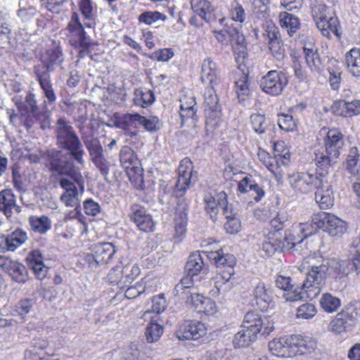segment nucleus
Instances as JSON below:
<instances>
[{
	"mask_svg": "<svg viewBox=\"0 0 360 360\" xmlns=\"http://www.w3.org/2000/svg\"><path fill=\"white\" fill-rule=\"evenodd\" d=\"M85 146L89 152L91 161L101 174L106 177L113 165L112 157L107 155L98 139L84 140Z\"/></svg>",
	"mask_w": 360,
	"mask_h": 360,
	"instance_id": "6e6552de",
	"label": "nucleus"
},
{
	"mask_svg": "<svg viewBox=\"0 0 360 360\" xmlns=\"http://www.w3.org/2000/svg\"><path fill=\"white\" fill-rule=\"evenodd\" d=\"M201 81L210 87H215L219 84V70L215 62L210 58H205L201 67Z\"/></svg>",
	"mask_w": 360,
	"mask_h": 360,
	"instance_id": "c756f323",
	"label": "nucleus"
},
{
	"mask_svg": "<svg viewBox=\"0 0 360 360\" xmlns=\"http://www.w3.org/2000/svg\"><path fill=\"white\" fill-rule=\"evenodd\" d=\"M209 257L214 262L217 269L216 275L212 278L214 288L210 291L212 296L217 297L233 288L232 278L236 259L233 255L224 254L221 250L210 252Z\"/></svg>",
	"mask_w": 360,
	"mask_h": 360,
	"instance_id": "20e7f679",
	"label": "nucleus"
},
{
	"mask_svg": "<svg viewBox=\"0 0 360 360\" xmlns=\"http://www.w3.org/2000/svg\"><path fill=\"white\" fill-rule=\"evenodd\" d=\"M345 64L348 71L354 77H360V51L353 48L345 54Z\"/></svg>",
	"mask_w": 360,
	"mask_h": 360,
	"instance_id": "37998d69",
	"label": "nucleus"
},
{
	"mask_svg": "<svg viewBox=\"0 0 360 360\" xmlns=\"http://www.w3.org/2000/svg\"><path fill=\"white\" fill-rule=\"evenodd\" d=\"M191 6L193 11L205 21L209 22L212 15L213 8L207 0H191Z\"/></svg>",
	"mask_w": 360,
	"mask_h": 360,
	"instance_id": "a18cd8bd",
	"label": "nucleus"
},
{
	"mask_svg": "<svg viewBox=\"0 0 360 360\" xmlns=\"http://www.w3.org/2000/svg\"><path fill=\"white\" fill-rule=\"evenodd\" d=\"M179 177L175 186L176 196H182L191 184L193 173V162L188 158L183 159L179 165Z\"/></svg>",
	"mask_w": 360,
	"mask_h": 360,
	"instance_id": "a878e982",
	"label": "nucleus"
},
{
	"mask_svg": "<svg viewBox=\"0 0 360 360\" xmlns=\"http://www.w3.org/2000/svg\"><path fill=\"white\" fill-rule=\"evenodd\" d=\"M56 132L60 147L68 150L78 164L84 165L85 151L72 126L64 120L59 119L56 124Z\"/></svg>",
	"mask_w": 360,
	"mask_h": 360,
	"instance_id": "39448f33",
	"label": "nucleus"
},
{
	"mask_svg": "<svg viewBox=\"0 0 360 360\" xmlns=\"http://www.w3.org/2000/svg\"><path fill=\"white\" fill-rule=\"evenodd\" d=\"M50 169L60 175L68 176L79 185L83 184V176L80 169L73 162L63 159L60 151L50 150L47 153Z\"/></svg>",
	"mask_w": 360,
	"mask_h": 360,
	"instance_id": "423d86ee",
	"label": "nucleus"
},
{
	"mask_svg": "<svg viewBox=\"0 0 360 360\" xmlns=\"http://www.w3.org/2000/svg\"><path fill=\"white\" fill-rule=\"evenodd\" d=\"M155 101V96L152 91L143 89H137L134 91L133 102L134 104L145 108L151 105Z\"/></svg>",
	"mask_w": 360,
	"mask_h": 360,
	"instance_id": "3c124183",
	"label": "nucleus"
},
{
	"mask_svg": "<svg viewBox=\"0 0 360 360\" xmlns=\"http://www.w3.org/2000/svg\"><path fill=\"white\" fill-rule=\"evenodd\" d=\"M82 20L77 13H72L65 28L66 35L70 44L76 48H82L80 54L89 51L93 43L87 36L84 27L93 28L96 24L97 9L90 0H80L79 4Z\"/></svg>",
	"mask_w": 360,
	"mask_h": 360,
	"instance_id": "f03ea898",
	"label": "nucleus"
},
{
	"mask_svg": "<svg viewBox=\"0 0 360 360\" xmlns=\"http://www.w3.org/2000/svg\"><path fill=\"white\" fill-rule=\"evenodd\" d=\"M9 273L13 279L18 283H23L27 278V270L24 265L18 263H11L9 269Z\"/></svg>",
	"mask_w": 360,
	"mask_h": 360,
	"instance_id": "680f3d73",
	"label": "nucleus"
},
{
	"mask_svg": "<svg viewBox=\"0 0 360 360\" xmlns=\"http://www.w3.org/2000/svg\"><path fill=\"white\" fill-rule=\"evenodd\" d=\"M294 356L309 354L315 350L316 341L310 337L292 335Z\"/></svg>",
	"mask_w": 360,
	"mask_h": 360,
	"instance_id": "72a5a7b5",
	"label": "nucleus"
},
{
	"mask_svg": "<svg viewBox=\"0 0 360 360\" xmlns=\"http://www.w3.org/2000/svg\"><path fill=\"white\" fill-rule=\"evenodd\" d=\"M252 304L261 311H266L274 307V293L270 287L264 283H258L252 292Z\"/></svg>",
	"mask_w": 360,
	"mask_h": 360,
	"instance_id": "b1692460",
	"label": "nucleus"
},
{
	"mask_svg": "<svg viewBox=\"0 0 360 360\" xmlns=\"http://www.w3.org/2000/svg\"><path fill=\"white\" fill-rule=\"evenodd\" d=\"M50 169L60 175L68 176L79 185L83 184V176L80 169L73 162L63 159L60 151L50 150L47 153Z\"/></svg>",
	"mask_w": 360,
	"mask_h": 360,
	"instance_id": "0eeeda50",
	"label": "nucleus"
},
{
	"mask_svg": "<svg viewBox=\"0 0 360 360\" xmlns=\"http://www.w3.org/2000/svg\"><path fill=\"white\" fill-rule=\"evenodd\" d=\"M356 324V319L348 310H342L330 321L328 330L335 334H342L351 330Z\"/></svg>",
	"mask_w": 360,
	"mask_h": 360,
	"instance_id": "393cba45",
	"label": "nucleus"
},
{
	"mask_svg": "<svg viewBox=\"0 0 360 360\" xmlns=\"http://www.w3.org/2000/svg\"><path fill=\"white\" fill-rule=\"evenodd\" d=\"M237 190L240 193H252L255 201H259L264 195V189L250 176H245L238 181Z\"/></svg>",
	"mask_w": 360,
	"mask_h": 360,
	"instance_id": "f704fd0d",
	"label": "nucleus"
},
{
	"mask_svg": "<svg viewBox=\"0 0 360 360\" xmlns=\"http://www.w3.org/2000/svg\"><path fill=\"white\" fill-rule=\"evenodd\" d=\"M312 15L318 29L323 36L330 38L331 34H333L338 37H340L338 33V20L335 17L328 16V8L326 5L315 6L312 9Z\"/></svg>",
	"mask_w": 360,
	"mask_h": 360,
	"instance_id": "9d476101",
	"label": "nucleus"
},
{
	"mask_svg": "<svg viewBox=\"0 0 360 360\" xmlns=\"http://www.w3.org/2000/svg\"><path fill=\"white\" fill-rule=\"evenodd\" d=\"M250 121L254 131L258 134H262L265 131L266 122L265 117L259 113L253 114L250 116Z\"/></svg>",
	"mask_w": 360,
	"mask_h": 360,
	"instance_id": "774afa93",
	"label": "nucleus"
},
{
	"mask_svg": "<svg viewBox=\"0 0 360 360\" xmlns=\"http://www.w3.org/2000/svg\"><path fill=\"white\" fill-rule=\"evenodd\" d=\"M151 281V278L146 276L142 278L139 282H137L135 285H131L125 290V296L128 299H134L146 290L149 289V283Z\"/></svg>",
	"mask_w": 360,
	"mask_h": 360,
	"instance_id": "864d4df0",
	"label": "nucleus"
},
{
	"mask_svg": "<svg viewBox=\"0 0 360 360\" xmlns=\"http://www.w3.org/2000/svg\"><path fill=\"white\" fill-rule=\"evenodd\" d=\"M120 160L130 181L142 183L143 169L137 155L130 147L125 146L122 148Z\"/></svg>",
	"mask_w": 360,
	"mask_h": 360,
	"instance_id": "ddd939ff",
	"label": "nucleus"
},
{
	"mask_svg": "<svg viewBox=\"0 0 360 360\" xmlns=\"http://www.w3.org/2000/svg\"><path fill=\"white\" fill-rule=\"evenodd\" d=\"M207 328L205 323L200 321H186L176 332L179 340H197L207 334Z\"/></svg>",
	"mask_w": 360,
	"mask_h": 360,
	"instance_id": "4be33fe9",
	"label": "nucleus"
},
{
	"mask_svg": "<svg viewBox=\"0 0 360 360\" xmlns=\"http://www.w3.org/2000/svg\"><path fill=\"white\" fill-rule=\"evenodd\" d=\"M29 224L33 231L40 234H45L51 228V221L45 215L30 216Z\"/></svg>",
	"mask_w": 360,
	"mask_h": 360,
	"instance_id": "49530a36",
	"label": "nucleus"
},
{
	"mask_svg": "<svg viewBox=\"0 0 360 360\" xmlns=\"http://www.w3.org/2000/svg\"><path fill=\"white\" fill-rule=\"evenodd\" d=\"M345 167L352 175L360 180V154L356 147L349 149L346 158Z\"/></svg>",
	"mask_w": 360,
	"mask_h": 360,
	"instance_id": "58836bf2",
	"label": "nucleus"
},
{
	"mask_svg": "<svg viewBox=\"0 0 360 360\" xmlns=\"http://www.w3.org/2000/svg\"><path fill=\"white\" fill-rule=\"evenodd\" d=\"M282 239L283 237L279 232H271L268 234L262 243V250L266 256H271L278 250L283 251L292 248L290 242L288 243L285 238L283 241Z\"/></svg>",
	"mask_w": 360,
	"mask_h": 360,
	"instance_id": "c85d7f7f",
	"label": "nucleus"
},
{
	"mask_svg": "<svg viewBox=\"0 0 360 360\" xmlns=\"http://www.w3.org/2000/svg\"><path fill=\"white\" fill-rule=\"evenodd\" d=\"M306 63L313 72L319 73L323 70V64L316 49L304 47Z\"/></svg>",
	"mask_w": 360,
	"mask_h": 360,
	"instance_id": "c03bdc74",
	"label": "nucleus"
},
{
	"mask_svg": "<svg viewBox=\"0 0 360 360\" xmlns=\"http://www.w3.org/2000/svg\"><path fill=\"white\" fill-rule=\"evenodd\" d=\"M235 84L238 97L240 99H243L242 97L248 95L250 93L248 75L244 73L241 74L240 77L236 79Z\"/></svg>",
	"mask_w": 360,
	"mask_h": 360,
	"instance_id": "69168bd1",
	"label": "nucleus"
},
{
	"mask_svg": "<svg viewBox=\"0 0 360 360\" xmlns=\"http://www.w3.org/2000/svg\"><path fill=\"white\" fill-rule=\"evenodd\" d=\"M304 266L311 270L310 279L314 283L311 295L320 293L328 276L335 279L347 276L352 270L348 260L335 258H324L315 253L304 258Z\"/></svg>",
	"mask_w": 360,
	"mask_h": 360,
	"instance_id": "f257e3e1",
	"label": "nucleus"
},
{
	"mask_svg": "<svg viewBox=\"0 0 360 360\" xmlns=\"http://www.w3.org/2000/svg\"><path fill=\"white\" fill-rule=\"evenodd\" d=\"M317 313L316 307L311 303H304L299 306L296 309V317L301 319H311Z\"/></svg>",
	"mask_w": 360,
	"mask_h": 360,
	"instance_id": "052dcab7",
	"label": "nucleus"
},
{
	"mask_svg": "<svg viewBox=\"0 0 360 360\" xmlns=\"http://www.w3.org/2000/svg\"><path fill=\"white\" fill-rule=\"evenodd\" d=\"M28 239L26 231L22 229H16L7 236L8 251H15L18 248L24 244Z\"/></svg>",
	"mask_w": 360,
	"mask_h": 360,
	"instance_id": "603ef678",
	"label": "nucleus"
},
{
	"mask_svg": "<svg viewBox=\"0 0 360 360\" xmlns=\"http://www.w3.org/2000/svg\"><path fill=\"white\" fill-rule=\"evenodd\" d=\"M318 227L313 222V217L311 222L300 223L295 224L285 234V238L288 243L290 242L291 248L298 251L299 245L302 243L304 238L315 233Z\"/></svg>",
	"mask_w": 360,
	"mask_h": 360,
	"instance_id": "6ab92c4d",
	"label": "nucleus"
},
{
	"mask_svg": "<svg viewBox=\"0 0 360 360\" xmlns=\"http://www.w3.org/2000/svg\"><path fill=\"white\" fill-rule=\"evenodd\" d=\"M63 60L61 50L59 48L48 50L42 56L41 62L46 68L41 71H49L59 66Z\"/></svg>",
	"mask_w": 360,
	"mask_h": 360,
	"instance_id": "ea45409f",
	"label": "nucleus"
},
{
	"mask_svg": "<svg viewBox=\"0 0 360 360\" xmlns=\"http://www.w3.org/2000/svg\"><path fill=\"white\" fill-rule=\"evenodd\" d=\"M313 222L332 236H340L347 229V223L328 212H320L313 215Z\"/></svg>",
	"mask_w": 360,
	"mask_h": 360,
	"instance_id": "f8f14e48",
	"label": "nucleus"
},
{
	"mask_svg": "<svg viewBox=\"0 0 360 360\" xmlns=\"http://www.w3.org/2000/svg\"><path fill=\"white\" fill-rule=\"evenodd\" d=\"M35 72L37 80L45 97L49 103H54L56 100V96L50 80L49 72H47V71H41L39 68H36Z\"/></svg>",
	"mask_w": 360,
	"mask_h": 360,
	"instance_id": "4c0bfd02",
	"label": "nucleus"
},
{
	"mask_svg": "<svg viewBox=\"0 0 360 360\" xmlns=\"http://www.w3.org/2000/svg\"><path fill=\"white\" fill-rule=\"evenodd\" d=\"M115 253L116 249L112 243H98L93 246L92 253L86 256V261L91 268H96L110 262Z\"/></svg>",
	"mask_w": 360,
	"mask_h": 360,
	"instance_id": "f3484780",
	"label": "nucleus"
},
{
	"mask_svg": "<svg viewBox=\"0 0 360 360\" xmlns=\"http://www.w3.org/2000/svg\"><path fill=\"white\" fill-rule=\"evenodd\" d=\"M204 200L205 210L211 219H215L220 211L222 212L225 217H230L228 214L229 207L227 202V195L225 192L220 191L214 195L208 193L205 196Z\"/></svg>",
	"mask_w": 360,
	"mask_h": 360,
	"instance_id": "412c9836",
	"label": "nucleus"
},
{
	"mask_svg": "<svg viewBox=\"0 0 360 360\" xmlns=\"http://www.w3.org/2000/svg\"><path fill=\"white\" fill-rule=\"evenodd\" d=\"M187 225L186 213L182 212L179 214V219H174V238L181 241L184 237Z\"/></svg>",
	"mask_w": 360,
	"mask_h": 360,
	"instance_id": "bf43d9fd",
	"label": "nucleus"
},
{
	"mask_svg": "<svg viewBox=\"0 0 360 360\" xmlns=\"http://www.w3.org/2000/svg\"><path fill=\"white\" fill-rule=\"evenodd\" d=\"M48 345L47 340L43 338H34L25 352V358L31 359L33 356L37 355L39 352L46 349Z\"/></svg>",
	"mask_w": 360,
	"mask_h": 360,
	"instance_id": "6e6d98bb",
	"label": "nucleus"
},
{
	"mask_svg": "<svg viewBox=\"0 0 360 360\" xmlns=\"http://www.w3.org/2000/svg\"><path fill=\"white\" fill-rule=\"evenodd\" d=\"M27 262L39 280H43L46 276L48 268L44 264V257L39 250H32L27 256Z\"/></svg>",
	"mask_w": 360,
	"mask_h": 360,
	"instance_id": "473e14b6",
	"label": "nucleus"
},
{
	"mask_svg": "<svg viewBox=\"0 0 360 360\" xmlns=\"http://www.w3.org/2000/svg\"><path fill=\"white\" fill-rule=\"evenodd\" d=\"M186 302L197 313L206 316H214L219 311V307L216 302L211 298L205 297L202 294L190 293Z\"/></svg>",
	"mask_w": 360,
	"mask_h": 360,
	"instance_id": "5701e85b",
	"label": "nucleus"
},
{
	"mask_svg": "<svg viewBox=\"0 0 360 360\" xmlns=\"http://www.w3.org/2000/svg\"><path fill=\"white\" fill-rule=\"evenodd\" d=\"M288 83L285 73L277 71H269L260 80L261 89L266 94L276 96L280 95Z\"/></svg>",
	"mask_w": 360,
	"mask_h": 360,
	"instance_id": "2eb2a0df",
	"label": "nucleus"
},
{
	"mask_svg": "<svg viewBox=\"0 0 360 360\" xmlns=\"http://www.w3.org/2000/svg\"><path fill=\"white\" fill-rule=\"evenodd\" d=\"M278 22L281 27L292 37L300 28V20L295 15L287 11L281 12L278 15Z\"/></svg>",
	"mask_w": 360,
	"mask_h": 360,
	"instance_id": "e433bc0d",
	"label": "nucleus"
},
{
	"mask_svg": "<svg viewBox=\"0 0 360 360\" xmlns=\"http://www.w3.org/2000/svg\"><path fill=\"white\" fill-rule=\"evenodd\" d=\"M59 184L65 190L60 196V200L67 207H77L79 205V193L75 184L64 177L60 179Z\"/></svg>",
	"mask_w": 360,
	"mask_h": 360,
	"instance_id": "2f4dec72",
	"label": "nucleus"
},
{
	"mask_svg": "<svg viewBox=\"0 0 360 360\" xmlns=\"http://www.w3.org/2000/svg\"><path fill=\"white\" fill-rule=\"evenodd\" d=\"M15 209L18 212H20L19 207L15 205V198L10 189H4L0 192V210L6 215H10L12 210Z\"/></svg>",
	"mask_w": 360,
	"mask_h": 360,
	"instance_id": "a19ab883",
	"label": "nucleus"
},
{
	"mask_svg": "<svg viewBox=\"0 0 360 360\" xmlns=\"http://www.w3.org/2000/svg\"><path fill=\"white\" fill-rule=\"evenodd\" d=\"M167 16L158 11H145L139 15V21L148 25H150L159 20L165 21Z\"/></svg>",
	"mask_w": 360,
	"mask_h": 360,
	"instance_id": "e2e57ef3",
	"label": "nucleus"
},
{
	"mask_svg": "<svg viewBox=\"0 0 360 360\" xmlns=\"http://www.w3.org/2000/svg\"><path fill=\"white\" fill-rule=\"evenodd\" d=\"M206 127L214 129L219 125L221 121V108H205Z\"/></svg>",
	"mask_w": 360,
	"mask_h": 360,
	"instance_id": "4d7b16f0",
	"label": "nucleus"
},
{
	"mask_svg": "<svg viewBox=\"0 0 360 360\" xmlns=\"http://www.w3.org/2000/svg\"><path fill=\"white\" fill-rule=\"evenodd\" d=\"M163 333V328L161 325L151 321L146 328V337L149 342L158 341Z\"/></svg>",
	"mask_w": 360,
	"mask_h": 360,
	"instance_id": "0e129e2a",
	"label": "nucleus"
},
{
	"mask_svg": "<svg viewBox=\"0 0 360 360\" xmlns=\"http://www.w3.org/2000/svg\"><path fill=\"white\" fill-rule=\"evenodd\" d=\"M244 326L255 335L268 336L274 329V323L269 316H261L255 311H248L244 317Z\"/></svg>",
	"mask_w": 360,
	"mask_h": 360,
	"instance_id": "4468645a",
	"label": "nucleus"
},
{
	"mask_svg": "<svg viewBox=\"0 0 360 360\" xmlns=\"http://www.w3.org/2000/svg\"><path fill=\"white\" fill-rule=\"evenodd\" d=\"M204 266V262L201 254L199 252L192 253L185 265V269L188 274L196 276L200 274Z\"/></svg>",
	"mask_w": 360,
	"mask_h": 360,
	"instance_id": "09e8293b",
	"label": "nucleus"
},
{
	"mask_svg": "<svg viewBox=\"0 0 360 360\" xmlns=\"http://www.w3.org/2000/svg\"><path fill=\"white\" fill-rule=\"evenodd\" d=\"M131 219L141 231L151 232L155 230V222L151 214L143 207H134Z\"/></svg>",
	"mask_w": 360,
	"mask_h": 360,
	"instance_id": "7c9ffc66",
	"label": "nucleus"
},
{
	"mask_svg": "<svg viewBox=\"0 0 360 360\" xmlns=\"http://www.w3.org/2000/svg\"><path fill=\"white\" fill-rule=\"evenodd\" d=\"M278 124L285 131H293L297 128V122L291 115L281 114L278 115Z\"/></svg>",
	"mask_w": 360,
	"mask_h": 360,
	"instance_id": "338daca9",
	"label": "nucleus"
},
{
	"mask_svg": "<svg viewBox=\"0 0 360 360\" xmlns=\"http://www.w3.org/2000/svg\"><path fill=\"white\" fill-rule=\"evenodd\" d=\"M34 305V302L30 299L20 300L13 308V315L19 316L22 320H25L27 315L30 312Z\"/></svg>",
	"mask_w": 360,
	"mask_h": 360,
	"instance_id": "13d9d810",
	"label": "nucleus"
},
{
	"mask_svg": "<svg viewBox=\"0 0 360 360\" xmlns=\"http://www.w3.org/2000/svg\"><path fill=\"white\" fill-rule=\"evenodd\" d=\"M13 101L20 114V120L27 129H30L37 120L38 106L35 95L31 92L26 94L24 99L19 96L13 97Z\"/></svg>",
	"mask_w": 360,
	"mask_h": 360,
	"instance_id": "9b49d317",
	"label": "nucleus"
},
{
	"mask_svg": "<svg viewBox=\"0 0 360 360\" xmlns=\"http://www.w3.org/2000/svg\"><path fill=\"white\" fill-rule=\"evenodd\" d=\"M320 179V174L314 176L309 173L297 172L288 176V181L291 188L300 193H308L316 186Z\"/></svg>",
	"mask_w": 360,
	"mask_h": 360,
	"instance_id": "aec40b11",
	"label": "nucleus"
},
{
	"mask_svg": "<svg viewBox=\"0 0 360 360\" xmlns=\"http://www.w3.org/2000/svg\"><path fill=\"white\" fill-rule=\"evenodd\" d=\"M139 266L133 262H120L113 267L107 276L108 281L111 283H117L123 288L131 283L139 274Z\"/></svg>",
	"mask_w": 360,
	"mask_h": 360,
	"instance_id": "1a4fd4ad",
	"label": "nucleus"
},
{
	"mask_svg": "<svg viewBox=\"0 0 360 360\" xmlns=\"http://www.w3.org/2000/svg\"><path fill=\"white\" fill-rule=\"evenodd\" d=\"M301 269L302 271H307L306 280L303 283L302 288L296 287L293 288L290 286L285 292H283V297L285 299L286 301L296 302L304 299L313 300L318 295H319V293H316L314 295V296L311 295V291L313 290L312 289L314 288V283L309 278L311 270L309 268L304 266V261L301 264Z\"/></svg>",
	"mask_w": 360,
	"mask_h": 360,
	"instance_id": "a211bd4d",
	"label": "nucleus"
},
{
	"mask_svg": "<svg viewBox=\"0 0 360 360\" xmlns=\"http://www.w3.org/2000/svg\"><path fill=\"white\" fill-rule=\"evenodd\" d=\"M268 346L270 352L275 356L281 358L294 356L292 335L274 338L269 342Z\"/></svg>",
	"mask_w": 360,
	"mask_h": 360,
	"instance_id": "bb28decb",
	"label": "nucleus"
},
{
	"mask_svg": "<svg viewBox=\"0 0 360 360\" xmlns=\"http://www.w3.org/2000/svg\"><path fill=\"white\" fill-rule=\"evenodd\" d=\"M180 117L181 118V126L188 118H192L196 112L195 109V101L193 97L184 96L180 99Z\"/></svg>",
	"mask_w": 360,
	"mask_h": 360,
	"instance_id": "8fccbe9b",
	"label": "nucleus"
},
{
	"mask_svg": "<svg viewBox=\"0 0 360 360\" xmlns=\"http://www.w3.org/2000/svg\"><path fill=\"white\" fill-rule=\"evenodd\" d=\"M255 335L243 323L241 329L234 335L233 345L235 347H245L250 346L256 341Z\"/></svg>",
	"mask_w": 360,
	"mask_h": 360,
	"instance_id": "79ce46f5",
	"label": "nucleus"
},
{
	"mask_svg": "<svg viewBox=\"0 0 360 360\" xmlns=\"http://www.w3.org/2000/svg\"><path fill=\"white\" fill-rule=\"evenodd\" d=\"M334 114L337 116L352 118L360 115V99L351 101L345 99L335 101L332 106Z\"/></svg>",
	"mask_w": 360,
	"mask_h": 360,
	"instance_id": "cd10ccee",
	"label": "nucleus"
},
{
	"mask_svg": "<svg viewBox=\"0 0 360 360\" xmlns=\"http://www.w3.org/2000/svg\"><path fill=\"white\" fill-rule=\"evenodd\" d=\"M318 140L323 144V147L315 149L314 161L317 169L326 172L338 162L344 146V136L338 128L323 127L319 132Z\"/></svg>",
	"mask_w": 360,
	"mask_h": 360,
	"instance_id": "7ed1b4c3",
	"label": "nucleus"
},
{
	"mask_svg": "<svg viewBox=\"0 0 360 360\" xmlns=\"http://www.w3.org/2000/svg\"><path fill=\"white\" fill-rule=\"evenodd\" d=\"M317 173L320 174V179L315 193V200L322 210H327L334 205V194L332 189L331 182L329 181L326 172L323 169H316Z\"/></svg>",
	"mask_w": 360,
	"mask_h": 360,
	"instance_id": "dca6fc26",
	"label": "nucleus"
},
{
	"mask_svg": "<svg viewBox=\"0 0 360 360\" xmlns=\"http://www.w3.org/2000/svg\"><path fill=\"white\" fill-rule=\"evenodd\" d=\"M252 11L258 18L264 20L270 15V0H251Z\"/></svg>",
	"mask_w": 360,
	"mask_h": 360,
	"instance_id": "5fc2aeb1",
	"label": "nucleus"
},
{
	"mask_svg": "<svg viewBox=\"0 0 360 360\" xmlns=\"http://www.w3.org/2000/svg\"><path fill=\"white\" fill-rule=\"evenodd\" d=\"M229 37L236 60L242 63L247 56L245 37L241 32L235 30L229 34Z\"/></svg>",
	"mask_w": 360,
	"mask_h": 360,
	"instance_id": "c9c22d12",
	"label": "nucleus"
},
{
	"mask_svg": "<svg viewBox=\"0 0 360 360\" xmlns=\"http://www.w3.org/2000/svg\"><path fill=\"white\" fill-rule=\"evenodd\" d=\"M321 309L326 313L331 314L338 311L341 306V300L330 292L323 293L319 300Z\"/></svg>",
	"mask_w": 360,
	"mask_h": 360,
	"instance_id": "de8ad7c7",
	"label": "nucleus"
}]
</instances>
